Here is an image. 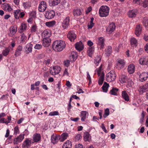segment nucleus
<instances>
[{"mask_svg":"<svg viewBox=\"0 0 148 148\" xmlns=\"http://www.w3.org/2000/svg\"><path fill=\"white\" fill-rule=\"evenodd\" d=\"M71 142L69 140L66 141L62 146V148H71Z\"/></svg>","mask_w":148,"mask_h":148,"instance_id":"26","label":"nucleus"},{"mask_svg":"<svg viewBox=\"0 0 148 148\" xmlns=\"http://www.w3.org/2000/svg\"><path fill=\"white\" fill-rule=\"evenodd\" d=\"M76 49L79 51H82L84 48V45L82 43L80 42H77L75 45Z\"/></svg>","mask_w":148,"mask_h":148,"instance_id":"20","label":"nucleus"},{"mask_svg":"<svg viewBox=\"0 0 148 148\" xmlns=\"http://www.w3.org/2000/svg\"><path fill=\"white\" fill-rule=\"evenodd\" d=\"M60 135L53 134L51 136V141L52 143L55 144H57L59 141H60Z\"/></svg>","mask_w":148,"mask_h":148,"instance_id":"6","label":"nucleus"},{"mask_svg":"<svg viewBox=\"0 0 148 148\" xmlns=\"http://www.w3.org/2000/svg\"><path fill=\"white\" fill-rule=\"evenodd\" d=\"M32 47L33 45L31 42L28 43L26 45L25 50L27 54H28L32 52Z\"/></svg>","mask_w":148,"mask_h":148,"instance_id":"18","label":"nucleus"},{"mask_svg":"<svg viewBox=\"0 0 148 148\" xmlns=\"http://www.w3.org/2000/svg\"><path fill=\"white\" fill-rule=\"evenodd\" d=\"M23 5L25 9L28 8L31 6V3L30 1L23 2Z\"/></svg>","mask_w":148,"mask_h":148,"instance_id":"46","label":"nucleus"},{"mask_svg":"<svg viewBox=\"0 0 148 148\" xmlns=\"http://www.w3.org/2000/svg\"><path fill=\"white\" fill-rule=\"evenodd\" d=\"M20 12V10H17L14 11V16L15 18L16 19L19 18V13Z\"/></svg>","mask_w":148,"mask_h":148,"instance_id":"48","label":"nucleus"},{"mask_svg":"<svg viewBox=\"0 0 148 148\" xmlns=\"http://www.w3.org/2000/svg\"><path fill=\"white\" fill-rule=\"evenodd\" d=\"M27 28V26L26 24L24 23H21V26L20 27V29L19 30V32L22 33L23 30H26Z\"/></svg>","mask_w":148,"mask_h":148,"instance_id":"41","label":"nucleus"},{"mask_svg":"<svg viewBox=\"0 0 148 148\" xmlns=\"http://www.w3.org/2000/svg\"><path fill=\"white\" fill-rule=\"evenodd\" d=\"M73 13L74 16H77L81 15L82 12L80 9L77 8L73 10Z\"/></svg>","mask_w":148,"mask_h":148,"instance_id":"37","label":"nucleus"},{"mask_svg":"<svg viewBox=\"0 0 148 148\" xmlns=\"http://www.w3.org/2000/svg\"><path fill=\"white\" fill-rule=\"evenodd\" d=\"M47 8L46 3L45 1H42L39 4L38 10L40 12H43L45 11Z\"/></svg>","mask_w":148,"mask_h":148,"instance_id":"11","label":"nucleus"},{"mask_svg":"<svg viewBox=\"0 0 148 148\" xmlns=\"http://www.w3.org/2000/svg\"><path fill=\"white\" fill-rule=\"evenodd\" d=\"M102 64L99 67L98 69H97L95 72L97 71V74L98 75V76H99L101 74V69H102Z\"/></svg>","mask_w":148,"mask_h":148,"instance_id":"56","label":"nucleus"},{"mask_svg":"<svg viewBox=\"0 0 148 148\" xmlns=\"http://www.w3.org/2000/svg\"><path fill=\"white\" fill-rule=\"evenodd\" d=\"M109 110L107 108L105 110L104 114L103 115V117L104 118H106L109 114Z\"/></svg>","mask_w":148,"mask_h":148,"instance_id":"53","label":"nucleus"},{"mask_svg":"<svg viewBox=\"0 0 148 148\" xmlns=\"http://www.w3.org/2000/svg\"><path fill=\"white\" fill-rule=\"evenodd\" d=\"M60 3V0H49V3L51 6L58 5Z\"/></svg>","mask_w":148,"mask_h":148,"instance_id":"29","label":"nucleus"},{"mask_svg":"<svg viewBox=\"0 0 148 148\" xmlns=\"http://www.w3.org/2000/svg\"><path fill=\"white\" fill-rule=\"evenodd\" d=\"M24 134H21L16 138L14 139L13 143L14 145L18 144L19 143H21L24 138Z\"/></svg>","mask_w":148,"mask_h":148,"instance_id":"10","label":"nucleus"},{"mask_svg":"<svg viewBox=\"0 0 148 148\" xmlns=\"http://www.w3.org/2000/svg\"><path fill=\"white\" fill-rule=\"evenodd\" d=\"M118 90L119 89L117 88H113L112 89L110 90V93L112 95L116 96L117 95V92Z\"/></svg>","mask_w":148,"mask_h":148,"instance_id":"43","label":"nucleus"},{"mask_svg":"<svg viewBox=\"0 0 148 148\" xmlns=\"http://www.w3.org/2000/svg\"><path fill=\"white\" fill-rule=\"evenodd\" d=\"M3 9L5 10L6 11H8V12L11 11L12 10V9L10 6L8 4H4Z\"/></svg>","mask_w":148,"mask_h":148,"instance_id":"44","label":"nucleus"},{"mask_svg":"<svg viewBox=\"0 0 148 148\" xmlns=\"http://www.w3.org/2000/svg\"><path fill=\"white\" fill-rule=\"evenodd\" d=\"M42 45L41 44H36L35 45L34 48L36 49L39 50L42 49Z\"/></svg>","mask_w":148,"mask_h":148,"instance_id":"57","label":"nucleus"},{"mask_svg":"<svg viewBox=\"0 0 148 148\" xmlns=\"http://www.w3.org/2000/svg\"><path fill=\"white\" fill-rule=\"evenodd\" d=\"M33 140L34 143H36L39 141L41 138V136L39 134L36 133L33 136Z\"/></svg>","mask_w":148,"mask_h":148,"instance_id":"23","label":"nucleus"},{"mask_svg":"<svg viewBox=\"0 0 148 148\" xmlns=\"http://www.w3.org/2000/svg\"><path fill=\"white\" fill-rule=\"evenodd\" d=\"M84 140L86 141H90L91 139V136L88 132H86L84 133Z\"/></svg>","mask_w":148,"mask_h":148,"instance_id":"27","label":"nucleus"},{"mask_svg":"<svg viewBox=\"0 0 148 148\" xmlns=\"http://www.w3.org/2000/svg\"><path fill=\"white\" fill-rule=\"evenodd\" d=\"M137 13V10L134 9L129 11L128 12V15L130 18H134L135 17Z\"/></svg>","mask_w":148,"mask_h":148,"instance_id":"17","label":"nucleus"},{"mask_svg":"<svg viewBox=\"0 0 148 148\" xmlns=\"http://www.w3.org/2000/svg\"><path fill=\"white\" fill-rule=\"evenodd\" d=\"M139 63L141 64H148V56L142 57L139 60Z\"/></svg>","mask_w":148,"mask_h":148,"instance_id":"15","label":"nucleus"},{"mask_svg":"<svg viewBox=\"0 0 148 148\" xmlns=\"http://www.w3.org/2000/svg\"><path fill=\"white\" fill-rule=\"evenodd\" d=\"M31 144V140L29 138H26L22 144L23 148H28Z\"/></svg>","mask_w":148,"mask_h":148,"instance_id":"14","label":"nucleus"},{"mask_svg":"<svg viewBox=\"0 0 148 148\" xmlns=\"http://www.w3.org/2000/svg\"><path fill=\"white\" fill-rule=\"evenodd\" d=\"M147 91H148V83L143 86H140L138 89V91L139 92H143Z\"/></svg>","mask_w":148,"mask_h":148,"instance_id":"21","label":"nucleus"},{"mask_svg":"<svg viewBox=\"0 0 148 148\" xmlns=\"http://www.w3.org/2000/svg\"><path fill=\"white\" fill-rule=\"evenodd\" d=\"M116 77L114 71H111L106 74V80L108 82H112L115 80Z\"/></svg>","mask_w":148,"mask_h":148,"instance_id":"3","label":"nucleus"},{"mask_svg":"<svg viewBox=\"0 0 148 148\" xmlns=\"http://www.w3.org/2000/svg\"><path fill=\"white\" fill-rule=\"evenodd\" d=\"M27 37L25 36L24 34H22L21 35V42H22L23 43H24L25 44V41L27 39Z\"/></svg>","mask_w":148,"mask_h":148,"instance_id":"50","label":"nucleus"},{"mask_svg":"<svg viewBox=\"0 0 148 148\" xmlns=\"http://www.w3.org/2000/svg\"><path fill=\"white\" fill-rule=\"evenodd\" d=\"M109 8L107 6L103 5L99 10V14L101 17H106L109 14Z\"/></svg>","mask_w":148,"mask_h":148,"instance_id":"2","label":"nucleus"},{"mask_svg":"<svg viewBox=\"0 0 148 148\" xmlns=\"http://www.w3.org/2000/svg\"><path fill=\"white\" fill-rule=\"evenodd\" d=\"M56 23V21L53 20L51 21L46 22L45 23V25L48 27H53Z\"/></svg>","mask_w":148,"mask_h":148,"instance_id":"39","label":"nucleus"},{"mask_svg":"<svg viewBox=\"0 0 148 148\" xmlns=\"http://www.w3.org/2000/svg\"><path fill=\"white\" fill-rule=\"evenodd\" d=\"M10 49L9 47H5L2 51V54L4 56L8 55L10 51Z\"/></svg>","mask_w":148,"mask_h":148,"instance_id":"40","label":"nucleus"},{"mask_svg":"<svg viewBox=\"0 0 148 148\" xmlns=\"http://www.w3.org/2000/svg\"><path fill=\"white\" fill-rule=\"evenodd\" d=\"M125 62L124 60L118 59L117 60L116 67L118 69H123L125 66Z\"/></svg>","mask_w":148,"mask_h":148,"instance_id":"7","label":"nucleus"},{"mask_svg":"<svg viewBox=\"0 0 148 148\" xmlns=\"http://www.w3.org/2000/svg\"><path fill=\"white\" fill-rule=\"evenodd\" d=\"M141 29V27L140 25H137L136 27L135 34L137 36H138L140 34Z\"/></svg>","mask_w":148,"mask_h":148,"instance_id":"36","label":"nucleus"},{"mask_svg":"<svg viewBox=\"0 0 148 148\" xmlns=\"http://www.w3.org/2000/svg\"><path fill=\"white\" fill-rule=\"evenodd\" d=\"M51 42V40L49 38L45 37L42 40V45L44 47H48L50 45Z\"/></svg>","mask_w":148,"mask_h":148,"instance_id":"16","label":"nucleus"},{"mask_svg":"<svg viewBox=\"0 0 148 148\" xmlns=\"http://www.w3.org/2000/svg\"><path fill=\"white\" fill-rule=\"evenodd\" d=\"M42 35L44 37L48 38L51 36V32L49 30L46 29L43 31Z\"/></svg>","mask_w":148,"mask_h":148,"instance_id":"32","label":"nucleus"},{"mask_svg":"<svg viewBox=\"0 0 148 148\" xmlns=\"http://www.w3.org/2000/svg\"><path fill=\"white\" fill-rule=\"evenodd\" d=\"M20 132L19 130L18 126H16L14 128V134L15 135H16L17 134H19Z\"/></svg>","mask_w":148,"mask_h":148,"instance_id":"54","label":"nucleus"},{"mask_svg":"<svg viewBox=\"0 0 148 148\" xmlns=\"http://www.w3.org/2000/svg\"><path fill=\"white\" fill-rule=\"evenodd\" d=\"M64 66L68 67L70 64V61L68 60H66L64 61Z\"/></svg>","mask_w":148,"mask_h":148,"instance_id":"60","label":"nucleus"},{"mask_svg":"<svg viewBox=\"0 0 148 148\" xmlns=\"http://www.w3.org/2000/svg\"><path fill=\"white\" fill-rule=\"evenodd\" d=\"M81 137H82L80 134H78L75 137V140L76 141L79 140L81 139Z\"/></svg>","mask_w":148,"mask_h":148,"instance_id":"62","label":"nucleus"},{"mask_svg":"<svg viewBox=\"0 0 148 148\" xmlns=\"http://www.w3.org/2000/svg\"><path fill=\"white\" fill-rule=\"evenodd\" d=\"M77 56V53L73 51L71 53V55L69 57V58L71 61H74L76 60Z\"/></svg>","mask_w":148,"mask_h":148,"instance_id":"22","label":"nucleus"},{"mask_svg":"<svg viewBox=\"0 0 148 148\" xmlns=\"http://www.w3.org/2000/svg\"><path fill=\"white\" fill-rule=\"evenodd\" d=\"M115 27L116 26L114 23H110L106 29V31L108 34H111L114 31Z\"/></svg>","mask_w":148,"mask_h":148,"instance_id":"13","label":"nucleus"},{"mask_svg":"<svg viewBox=\"0 0 148 148\" xmlns=\"http://www.w3.org/2000/svg\"><path fill=\"white\" fill-rule=\"evenodd\" d=\"M129 87L132 86L134 84V82L132 81V79L130 78H128L127 82H126Z\"/></svg>","mask_w":148,"mask_h":148,"instance_id":"49","label":"nucleus"},{"mask_svg":"<svg viewBox=\"0 0 148 148\" xmlns=\"http://www.w3.org/2000/svg\"><path fill=\"white\" fill-rule=\"evenodd\" d=\"M74 148H83V145L80 144L76 145Z\"/></svg>","mask_w":148,"mask_h":148,"instance_id":"64","label":"nucleus"},{"mask_svg":"<svg viewBox=\"0 0 148 148\" xmlns=\"http://www.w3.org/2000/svg\"><path fill=\"white\" fill-rule=\"evenodd\" d=\"M88 112L86 111H82L81 112L80 117L81 118V120L82 121H85L87 116V114Z\"/></svg>","mask_w":148,"mask_h":148,"instance_id":"28","label":"nucleus"},{"mask_svg":"<svg viewBox=\"0 0 148 148\" xmlns=\"http://www.w3.org/2000/svg\"><path fill=\"white\" fill-rule=\"evenodd\" d=\"M8 94L3 95L0 98V100H6L8 98Z\"/></svg>","mask_w":148,"mask_h":148,"instance_id":"59","label":"nucleus"},{"mask_svg":"<svg viewBox=\"0 0 148 148\" xmlns=\"http://www.w3.org/2000/svg\"><path fill=\"white\" fill-rule=\"evenodd\" d=\"M10 33L9 34V36H13L16 33L17 29L16 27L14 26H12L9 29Z\"/></svg>","mask_w":148,"mask_h":148,"instance_id":"24","label":"nucleus"},{"mask_svg":"<svg viewBox=\"0 0 148 148\" xmlns=\"http://www.w3.org/2000/svg\"><path fill=\"white\" fill-rule=\"evenodd\" d=\"M101 128L106 133L108 132L106 130V127L103 123H102L101 126Z\"/></svg>","mask_w":148,"mask_h":148,"instance_id":"63","label":"nucleus"},{"mask_svg":"<svg viewBox=\"0 0 148 148\" xmlns=\"http://www.w3.org/2000/svg\"><path fill=\"white\" fill-rule=\"evenodd\" d=\"M104 79V74L102 73L99 80L98 84L99 85H101L102 84Z\"/></svg>","mask_w":148,"mask_h":148,"instance_id":"47","label":"nucleus"},{"mask_svg":"<svg viewBox=\"0 0 148 148\" xmlns=\"http://www.w3.org/2000/svg\"><path fill=\"white\" fill-rule=\"evenodd\" d=\"M104 41L105 40L102 37H99L97 39L96 43L98 46L100 47L101 49H103L104 47Z\"/></svg>","mask_w":148,"mask_h":148,"instance_id":"8","label":"nucleus"},{"mask_svg":"<svg viewBox=\"0 0 148 148\" xmlns=\"http://www.w3.org/2000/svg\"><path fill=\"white\" fill-rule=\"evenodd\" d=\"M59 114L57 111H54L50 112L49 114V116H53L55 115H58Z\"/></svg>","mask_w":148,"mask_h":148,"instance_id":"55","label":"nucleus"},{"mask_svg":"<svg viewBox=\"0 0 148 148\" xmlns=\"http://www.w3.org/2000/svg\"><path fill=\"white\" fill-rule=\"evenodd\" d=\"M128 77L125 75L122 74L121 77L120 78L119 81L121 83L127 82Z\"/></svg>","mask_w":148,"mask_h":148,"instance_id":"33","label":"nucleus"},{"mask_svg":"<svg viewBox=\"0 0 148 148\" xmlns=\"http://www.w3.org/2000/svg\"><path fill=\"white\" fill-rule=\"evenodd\" d=\"M143 23L144 26H147L148 25V19L147 18L145 17L143 18Z\"/></svg>","mask_w":148,"mask_h":148,"instance_id":"52","label":"nucleus"},{"mask_svg":"<svg viewBox=\"0 0 148 148\" xmlns=\"http://www.w3.org/2000/svg\"><path fill=\"white\" fill-rule=\"evenodd\" d=\"M23 49V47L22 46L19 45L17 48L16 50V51L15 55L16 56H18L20 55L21 53V51Z\"/></svg>","mask_w":148,"mask_h":148,"instance_id":"31","label":"nucleus"},{"mask_svg":"<svg viewBox=\"0 0 148 148\" xmlns=\"http://www.w3.org/2000/svg\"><path fill=\"white\" fill-rule=\"evenodd\" d=\"M69 136V134L66 132H64L62 133L61 136H60V141L63 142Z\"/></svg>","mask_w":148,"mask_h":148,"instance_id":"34","label":"nucleus"},{"mask_svg":"<svg viewBox=\"0 0 148 148\" xmlns=\"http://www.w3.org/2000/svg\"><path fill=\"white\" fill-rule=\"evenodd\" d=\"M61 68L59 66H53V68H51L50 71V73L52 75H55L59 73Z\"/></svg>","mask_w":148,"mask_h":148,"instance_id":"5","label":"nucleus"},{"mask_svg":"<svg viewBox=\"0 0 148 148\" xmlns=\"http://www.w3.org/2000/svg\"><path fill=\"white\" fill-rule=\"evenodd\" d=\"M131 43L132 47H136L137 45V41L133 37L131 38L130 40Z\"/></svg>","mask_w":148,"mask_h":148,"instance_id":"38","label":"nucleus"},{"mask_svg":"<svg viewBox=\"0 0 148 148\" xmlns=\"http://www.w3.org/2000/svg\"><path fill=\"white\" fill-rule=\"evenodd\" d=\"M121 95L122 98L125 101H129V95L125 90L122 91Z\"/></svg>","mask_w":148,"mask_h":148,"instance_id":"25","label":"nucleus"},{"mask_svg":"<svg viewBox=\"0 0 148 148\" xmlns=\"http://www.w3.org/2000/svg\"><path fill=\"white\" fill-rule=\"evenodd\" d=\"M94 50L95 48L94 47H90L88 48L87 52L88 53L89 56L91 57L92 56V54L94 51Z\"/></svg>","mask_w":148,"mask_h":148,"instance_id":"45","label":"nucleus"},{"mask_svg":"<svg viewBox=\"0 0 148 148\" xmlns=\"http://www.w3.org/2000/svg\"><path fill=\"white\" fill-rule=\"evenodd\" d=\"M135 71V67L133 64H130L128 67V71L130 74L133 73Z\"/></svg>","mask_w":148,"mask_h":148,"instance_id":"30","label":"nucleus"},{"mask_svg":"<svg viewBox=\"0 0 148 148\" xmlns=\"http://www.w3.org/2000/svg\"><path fill=\"white\" fill-rule=\"evenodd\" d=\"M141 82H143L147 80L148 77V73L147 72L143 73L139 76Z\"/></svg>","mask_w":148,"mask_h":148,"instance_id":"19","label":"nucleus"},{"mask_svg":"<svg viewBox=\"0 0 148 148\" xmlns=\"http://www.w3.org/2000/svg\"><path fill=\"white\" fill-rule=\"evenodd\" d=\"M87 77L89 81V83L90 84L91 82V79L88 72H87Z\"/></svg>","mask_w":148,"mask_h":148,"instance_id":"61","label":"nucleus"},{"mask_svg":"<svg viewBox=\"0 0 148 148\" xmlns=\"http://www.w3.org/2000/svg\"><path fill=\"white\" fill-rule=\"evenodd\" d=\"M70 21V17L69 16H66L63 20L62 23V27L64 29L68 27Z\"/></svg>","mask_w":148,"mask_h":148,"instance_id":"9","label":"nucleus"},{"mask_svg":"<svg viewBox=\"0 0 148 148\" xmlns=\"http://www.w3.org/2000/svg\"><path fill=\"white\" fill-rule=\"evenodd\" d=\"M55 15V12L53 10H49L47 11L45 14V18L48 19L53 18Z\"/></svg>","mask_w":148,"mask_h":148,"instance_id":"4","label":"nucleus"},{"mask_svg":"<svg viewBox=\"0 0 148 148\" xmlns=\"http://www.w3.org/2000/svg\"><path fill=\"white\" fill-rule=\"evenodd\" d=\"M109 86V85L106 82H105L102 87V89L103 92H107L108 91V88Z\"/></svg>","mask_w":148,"mask_h":148,"instance_id":"42","label":"nucleus"},{"mask_svg":"<svg viewBox=\"0 0 148 148\" xmlns=\"http://www.w3.org/2000/svg\"><path fill=\"white\" fill-rule=\"evenodd\" d=\"M66 44L64 41L58 40L54 41L52 44V48L56 51L60 52L65 48Z\"/></svg>","mask_w":148,"mask_h":148,"instance_id":"1","label":"nucleus"},{"mask_svg":"<svg viewBox=\"0 0 148 148\" xmlns=\"http://www.w3.org/2000/svg\"><path fill=\"white\" fill-rule=\"evenodd\" d=\"M112 47L111 46H108L105 50V53L107 56H109L112 53Z\"/></svg>","mask_w":148,"mask_h":148,"instance_id":"35","label":"nucleus"},{"mask_svg":"<svg viewBox=\"0 0 148 148\" xmlns=\"http://www.w3.org/2000/svg\"><path fill=\"white\" fill-rule=\"evenodd\" d=\"M51 61V59H49L44 61V62L47 65H48L49 64Z\"/></svg>","mask_w":148,"mask_h":148,"instance_id":"58","label":"nucleus"},{"mask_svg":"<svg viewBox=\"0 0 148 148\" xmlns=\"http://www.w3.org/2000/svg\"><path fill=\"white\" fill-rule=\"evenodd\" d=\"M37 28L36 26L35 25H33L32 26L31 29V32L32 33H34L37 31Z\"/></svg>","mask_w":148,"mask_h":148,"instance_id":"51","label":"nucleus"},{"mask_svg":"<svg viewBox=\"0 0 148 148\" xmlns=\"http://www.w3.org/2000/svg\"><path fill=\"white\" fill-rule=\"evenodd\" d=\"M67 37L71 42H73L76 38V35L75 32L71 31L69 32L67 35Z\"/></svg>","mask_w":148,"mask_h":148,"instance_id":"12","label":"nucleus"}]
</instances>
